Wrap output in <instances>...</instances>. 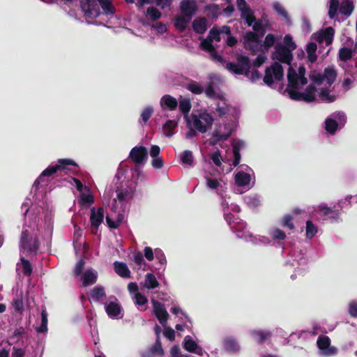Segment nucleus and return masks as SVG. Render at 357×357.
Instances as JSON below:
<instances>
[{
	"label": "nucleus",
	"instance_id": "1",
	"mask_svg": "<svg viewBox=\"0 0 357 357\" xmlns=\"http://www.w3.org/2000/svg\"><path fill=\"white\" fill-rule=\"evenodd\" d=\"M79 1L81 9L86 18L98 17L100 14L99 5L103 13L107 16L113 15L116 12L112 0H79Z\"/></svg>",
	"mask_w": 357,
	"mask_h": 357
},
{
	"label": "nucleus",
	"instance_id": "2",
	"mask_svg": "<svg viewBox=\"0 0 357 357\" xmlns=\"http://www.w3.org/2000/svg\"><path fill=\"white\" fill-rule=\"evenodd\" d=\"M236 63L227 62L226 68L233 74L238 75H244L248 77L252 82H255L261 77L260 73L254 69L250 70L252 63L248 56L243 54H236Z\"/></svg>",
	"mask_w": 357,
	"mask_h": 357
},
{
	"label": "nucleus",
	"instance_id": "3",
	"mask_svg": "<svg viewBox=\"0 0 357 357\" xmlns=\"http://www.w3.org/2000/svg\"><path fill=\"white\" fill-rule=\"evenodd\" d=\"M78 167L77 164L73 160L68 158L59 159L57 164L54 166H50L46 168L40 174L39 177L35 181L34 185L38 186L40 181L44 176H50L56 174L58 171H70L73 173L77 172V168Z\"/></svg>",
	"mask_w": 357,
	"mask_h": 357
},
{
	"label": "nucleus",
	"instance_id": "4",
	"mask_svg": "<svg viewBox=\"0 0 357 357\" xmlns=\"http://www.w3.org/2000/svg\"><path fill=\"white\" fill-rule=\"evenodd\" d=\"M40 243L36 236H33L28 230L22 231L19 243L20 250H26L29 254L36 255L40 249Z\"/></svg>",
	"mask_w": 357,
	"mask_h": 357
},
{
	"label": "nucleus",
	"instance_id": "5",
	"mask_svg": "<svg viewBox=\"0 0 357 357\" xmlns=\"http://www.w3.org/2000/svg\"><path fill=\"white\" fill-rule=\"evenodd\" d=\"M273 77L276 81H282L284 78L283 67L278 61L273 62L271 66L265 69L264 82L268 86L273 84Z\"/></svg>",
	"mask_w": 357,
	"mask_h": 357
},
{
	"label": "nucleus",
	"instance_id": "6",
	"mask_svg": "<svg viewBox=\"0 0 357 357\" xmlns=\"http://www.w3.org/2000/svg\"><path fill=\"white\" fill-rule=\"evenodd\" d=\"M285 91L289 94V98L294 100L312 102L315 100L317 88L313 85H309L306 87L305 92H299L289 89H286Z\"/></svg>",
	"mask_w": 357,
	"mask_h": 357
},
{
	"label": "nucleus",
	"instance_id": "7",
	"mask_svg": "<svg viewBox=\"0 0 357 357\" xmlns=\"http://www.w3.org/2000/svg\"><path fill=\"white\" fill-rule=\"evenodd\" d=\"M273 59H276L281 63L291 65L293 60V54L291 50L286 46H277L275 51L273 54Z\"/></svg>",
	"mask_w": 357,
	"mask_h": 357
},
{
	"label": "nucleus",
	"instance_id": "8",
	"mask_svg": "<svg viewBox=\"0 0 357 357\" xmlns=\"http://www.w3.org/2000/svg\"><path fill=\"white\" fill-rule=\"evenodd\" d=\"M179 7L181 14L191 20L198 10L196 0H182Z\"/></svg>",
	"mask_w": 357,
	"mask_h": 357
},
{
	"label": "nucleus",
	"instance_id": "9",
	"mask_svg": "<svg viewBox=\"0 0 357 357\" xmlns=\"http://www.w3.org/2000/svg\"><path fill=\"white\" fill-rule=\"evenodd\" d=\"M259 35L253 31H248L244 36V47L246 50L252 52V54H255L258 50L259 44Z\"/></svg>",
	"mask_w": 357,
	"mask_h": 357
},
{
	"label": "nucleus",
	"instance_id": "10",
	"mask_svg": "<svg viewBox=\"0 0 357 357\" xmlns=\"http://www.w3.org/2000/svg\"><path fill=\"white\" fill-rule=\"evenodd\" d=\"M104 219V208L99 207L97 210L95 207L91 209L90 222L92 227V233L96 234L98 227Z\"/></svg>",
	"mask_w": 357,
	"mask_h": 357
},
{
	"label": "nucleus",
	"instance_id": "11",
	"mask_svg": "<svg viewBox=\"0 0 357 357\" xmlns=\"http://www.w3.org/2000/svg\"><path fill=\"white\" fill-rule=\"evenodd\" d=\"M149 159L148 151L143 146H135V174L139 177V167L144 165Z\"/></svg>",
	"mask_w": 357,
	"mask_h": 357
},
{
	"label": "nucleus",
	"instance_id": "12",
	"mask_svg": "<svg viewBox=\"0 0 357 357\" xmlns=\"http://www.w3.org/2000/svg\"><path fill=\"white\" fill-rule=\"evenodd\" d=\"M152 303L156 318L158 319L159 322L165 326V324H166L169 319V314L165 307V305L155 300H153Z\"/></svg>",
	"mask_w": 357,
	"mask_h": 357
},
{
	"label": "nucleus",
	"instance_id": "13",
	"mask_svg": "<svg viewBox=\"0 0 357 357\" xmlns=\"http://www.w3.org/2000/svg\"><path fill=\"white\" fill-rule=\"evenodd\" d=\"M317 347L320 350L326 351L327 355H333L335 353L334 347H330L331 340L326 335H320L317 339Z\"/></svg>",
	"mask_w": 357,
	"mask_h": 357
},
{
	"label": "nucleus",
	"instance_id": "14",
	"mask_svg": "<svg viewBox=\"0 0 357 357\" xmlns=\"http://www.w3.org/2000/svg\"><path fill=\"white\" fill-rule=\"evenodd\" d=\"M298 77L297 72L292 67H289L287 71L288 86L287 89L298 91L300 89Z\"/></svg>",
	"mask_w": 357,
	"mask_h": 357
},
{
	"label": "nucleus",
	"instance_id": "15",
	"mask_svg": "<svg viewBox=\"0 0 357 357\" xmlns=\"http://www.w3.org/2000/svg\"><path fill=\"white\" fill-rule=\"evenodd\" d=\"M334 34V29L331 26L327 27L317 35L316 40L320 43L325 41L326 45H329L333 40Z\"/></svg>",
	"mask_w": 357,
	"mask_h": 357
},
{
	"label": "nucleus",
	"instance_id": "16",
	"mask_svg": "<svg viewBox=\"0 0 357 357\" xmlns=\"http://www.w3.org/2000/svg\"><path fill=\"white\" fill-rule=\"evenodd\" d=\"M160 105L162 109H168L170 111L175 110L178 107V102L173 96L166 94L160 99Z\"/></svg>",
	"mask_w": 357,
	"mask_h": 357
},
{
	"label": "nucleus",
	"instance_id": "17",
	"mask_svg": "<svg viewBox=\"0 0 357 357\" xmlns=\"http://www.w3.org/2000/svg\"><path fill=\"white\" fill-rule=\"evenodd\" d=\"M192 30L198 34H203L207 30V20L204 17L195 19L192 24Z\"/></svg>",
	"mask_w": 357,
	"mask_h": 357
},
{
	"label": "nucleus",
	"instance_id": "18",
	"mask_svg": "<svg viewBox=\"0 0 357 357\" xmlns=\"http://www.w3.org/2000/svg\"><path fill=\"white\" fill-rule=\"evenodd\" d=\"M223 347L228 352H236L240 349V346L236 340L233 337H227L224 339Z\"/></svg>",
	"mask_w": 357,
	"mask_h": 357
},
{
	"label": "nucleus",
	"instance_id": "19",
	"mask_svg": "<svg viewBox=\"0 0 357 357\" xmlns=\"http://www.w3.org/2000/svg\"><path fill=\"white\" fill-rule=\"evenodd\" d=\"M116 192L117 199L121 204L126 203L132 198V191L127 188H118Z\"/></svg>",
	"mask_w": 357,
	"mask_h": 357
},
{
	"label": "nucleus",
	"instance_id": "20",
	"mask_svg": "<svg viewBox=\"0 0 357 357\" xmlns=\"http://www.w3.org/2000/svg\"><path fill=\"white\" fill-rule=\"evenodd\" d=\"M190 20L191 19L185 16L178 15L174 18V25L180 33H182L186 29Z\"/></svg>",
	"mask_w": 357,
	"mask_h": 357
},
{
	"label": "nucleus",
	"instance_id": "21",
	"mask_svg": "<svg viewBox=\"0 0 357 357\" xmlns=\"http://www.w3.org/2000/svg\"><path fill=\"white\" fill-rule=\"evenodd\" d=\"M114 268L115 272L121 278H129L130 271L126 264L120 261L114 263Z\"/></svg>",
	"mask_w": 357,
	"mask_h": 357
},
{
	"label": "nucleus",
	"instance_id": "22",
	"mask_svg": "<svg viewBox=\"0 0 357 357\" xmlns=\"http://www.w3.org/2000/svg\"><path fill=\"white\" fill-rule=\"evenodd\" d=\"M105 311L109 317H116L121 312V307L118 303L110 301L106 305Z\"/></svg>",
	"mask_w": 357,
	"mask_h": 357
},
{
	"label": "nucleus",
	"instance_id": "23",
	"mask_svg": "<svg viewBox=\"0 0 357 357\" xmlns=\"http://www.w3.org/2000/svg\"><path fill=\"white\" fill-rule=\"evenodd\" d=\"M12 306L16 313L22 314L24 311L23 293H17L12 301Z\"/></svg>",
	"mask_w": 357,
	"mask_h": 357
},
{
	"label": "nucleus",
	"instance_id": "24",
	"mask_svg": "<svg viewBox=\"0 0 357 357\" xmlns=\"http://www.w3.org/2000/svg\"><path fill=\"white\" fill-rule=\"evenodd\" d=\"M354 8V6L351 0H342L340 3V13L345 16H349Z\"/></svg>",
	"mask_w": 357,
	"mask_h": 357
},
{
	"label": "nucleus",
	"instance_id": "25",
	"mask_svg": "<svg viewBox=\"0 0 357 357\" xmlns=\"http://www.w3.org/2000/svg\"><path fill=\"white\" fill-rule=\"evenodd\" d=\"M250 182V175L244 172H238L235 175V183L238 186H245Z\"/></svg>",
	"mask_w": 357,
	"mask_h": 357
},
{
	"label": "nucleus",
	"instance_id": "26",
	"mask_svg": "<svg viewBox=\"0 0 357 357\" xmlns=\"http://www.w3.org/2000/svg\"><path fill=\"white\" fill-rule=\"evenodd\" d=\"M91 296L93 301L99 302L106 296L105 288L102 286H96L91 291Z\"/></svg>",
	"mask_w": 357,
	"mask_h": 357
},
{
	"label": "nucleus",
	"instance_id": "27",
	"mask_svg": "<svg viewBox=\"0 0 357 357\" xmlns=\"http://www.w3.org/2000/svg\"><path fill=\"white\" fill-rule=\"evenodd\" d=\"M317 50V45L314 42H310L307 44L306 47V52L307 54V60L311 63H314L317 61V56L316 52Z\"/></svg>",
	"mask_w": 357,
	"mask_h": 357
},
{
	"label": "nucleus",
	"instance_id": "28",
	"mask_svg": "<svg viewBox=\"0 0 357 357\" xmlns=\"http://www.w3.org/2000/svg\"><path fill=\"white\" fill-rule=\"evenodd\" d=\"M97 275L93 273L90 270H87L84 272L82 278V285L87 287L89 285L93 284L96 282Z\"/></svg>",
	"mask_w": 357,
	"mask_h": 357
},
{
	"label": "nucleus",
	"instance_id": "29",
	"mask_svg": "<svg viewBox=\"0 0 357 357\" xmlns=\"http://www.w3.org/2000/svg\"><path fill=\"white\" fill-rule=\"evenodd\" d=\"M324 79L326 80L329 85L333 84L337 77V73L333 67L328 66L324 69Z\"/></svg>",
	"mask_w": 357,
	"mask_h": 357
},
{
	"label": "nucleus",
	"instance_id": "30",
	"mask_svg": "<svg viewBox=\"0 0 357 357\" xmlns=\"http://www.w3.org/2000/svg\"><path fill=\"white\" fill-rule=\"evenodd\" d=\"M220 11V8L217 4H208L204 7V13L211 19L217 18Z\"/></svg>",
	"mask_w": 357,
	"mask_h": 357
},
{
	"label": "nucleus",
	"instance_id": "31",
	"mask_svg": "<svg viewBox=\"0 0 357 357\" xmlns=\"http://www.w3.org/2000/svg\"><path fill=\"white\" fill-rule=\"evenodd\" d=\"M243 146V142H238L233 146V154H234V161H233V165L234 167H236L238 165L241 161V153L240 151L241 147Z\"/></svg>",
	"mask_w": 357,
	"mask_h": 357
},
{
	"label": "nucleus",
	"instance_id": "32",
	"mask_svg": "<svg viewBox=\"0 0 357 357\" xmlns=\"http://www.w3.org/2000/svg\"><path fill=\"white\" fill-rule=\"evenodd\" d=\"M144 285L148 289H153L159 286V282L153 273H148L145 276Z\"/></svg>",
	"mask_w": 357,
	"mask_h": 357
},
{
	"label": "nucleus",
	"instance_id": "33",
	"mask_svg": "<svg viewBox=\"0 0 357 357\" xmlns=\"http://www.w3.org/2000/svg\"><path fill=\"white\" fill-rule=\"evenodd\" d=\"M253 337L256 340V341L262 344L265 342V340L271 336V333L266 331H254L252 333Z\"/></svg>",
	"mask_w": 357,
	"mask_h": 357
},
{
	"label": "nucleus",
	"instance_id": "34",
	"mask_svg": "<svg viewBox=\"0 0 357 357\" xmlns=\"http://www.w3.org/2000/svg\"><path fill=\"white\" fill-rule=\"evenodd\" d=\"M273 9L284 20H285L287 23L290 22V18L289 17L288 12L285 10V8L281 5L279 2H275L273 3Z\"/></svg>",
	"mask_w": 357,
	"mask_h": 357
},
{
	"label": "nucleus",
	"instance_id": "35",
	"mask_svg": "<svg viewBox=\"0 0 357 357\" xmlns=\"http://www.w3.org/2000/svg\"><path fill=\"white\" fill-rule=\"evenodd\" d=\"M235 227L232 229L236 232L237 237L243 238L245 236L244 230L246 229V223L242 222L240 219L238 221H233Z\"/></svg>",
	"mask_w": 357,
	"mask_h": 357
},
{
	"label": "nucleus",
	"instance_id": "36",
	"mask_svg": "<svg viewBox=\"0 0 357 357\" xmlns=\"http://www.w3.org/2000/svg\"><path fill=\"white\" fill-rule=\"evenodd\" d=\"M47 312L45 309L41 312V324L40 326L36 328V331L38 333H44L47 331Z\"/></svg>",
	"mask_w": 357,
	"mask_h": 357
},
{
	"label": "nucleus",
	"instance_id": "37",
	"mask_svg": "<svg viewBox=\"0 0 357 357\" xmlns=\"http://www.w3.org/2000/svg\"><path fill=\"white\" fill-rule=\"evenodd\" d=\"M197 347V344L192 339V337L190 335H187L184 337V349L189 352H195Z\"/></svg>",
	"mask_w": 357,
	"mask_h": 357
},
{
	"label": "nucleus",
	"instance_id": "38",
	"mask_svg": "<svg viewBox=\"0 0 357 357\" xmlns=\"http://www.w3.org/2000/svg\"><path fill=\"white\" fill-rule=\"evenodd\" d=\"M337 128L338 124L335 120L331 118L326 119L325 129L328 133L333 135L337 131Z\"/></svg>",
	"mask_w": 357,
	"mask_h": 357
},
{
	"label": "nucleus",
	"instance_id": "39",
	"mask_svg": "<svg viewBox=\"0 0 357 357\" xmlns=\"http://www.w3.org/2000/svg\"><path fill=\"white\" fill-rule=\"evenodd\" d=\"M338 9L340 10V2L338 0H330V5L328 9V17L330 19H334L337 13Z\"/></svg>",
	"mask_w": 357,
	"mask_h": 357
},
{
	"label": "nucleus",
	"instance_id": "40",
	"mask_svg": "<svg viewBox=\"0 0 357 357\" xmlns=\"http://www.w3.org/2000/svg\"><path fill=\"white\" fill-rule=\"evenodd\" d=\"M22 273L26 276H30L33 272V267L30 261L24 257H20Z\"/></svg>",
	"mask_w": 357,
	"mask_h": 357
},
{
	"label": "nucleus",
	"instance_id": "41",
	"mask_svg": "<svg viewBox=\"0 0 357 357\" xmlns=\"http://www.w3.org/2000/svg\"><path fill=\"white\" fill-rule=\"evenodd\" d=\"M176 126V121L173 120H168L163 125V130L165 132V136L170 137L173 135V130Z\"/></svg>",
	"mask_w": 357,
	"mask_h": 357
},
{
	"label": "nucleus",
	"instance_id": "42",
	"mask_svg": "<svg viewBox=\"0 0 357 357\" xmlns=\"http://www.w3.org/2000/svg\"><path fill=\"white\" fill-rule=\"evenodd\" d=\"M186 89L194 94H201L203 93L204 89L197 82L191 81L186 86Z\"/></svg>",
	"mask_w": 357,
	"mask_h": 357
},
{
	"label": "nucleus",
	"instance_id": "43",
	"mask_svg": "<svg viewBox=\"0 0 357 357\" xmlns=\"http://www.w3.org/2000/svg\"><path fill=\"white\" fill-rule=\"evenodd\" d=\"M193 126L201 133H205L207 130L206 126L204 124L199 117L192 115Z\"/></svg>",
	"mask_w": 357,
	"mask_h": 357
},
{
	"label": "nucleus",
	"instance_id": "44",
	"mask_svg": "<svg viewBox=\"0 0 357 357\" xmlns=\"http://www.w3.org/2000/svg\"><path fill=\"white\" fill-rule=\"evenodd\" d=\"M146 15L150 17L152 21H156L161 18L162 13L158 9L153 6L149 7L146 9Z\"/></svg>",
	"mask_w": 357,
	"mask_h": 357
},
{
	"label": "nucleus",
	"instance_id": "45",
	"mask_svg": "<svg viewBox=\"0 0 357 357\" xmlns=\"http://www.w3.org/2000/svg\"><path fill=\"white\" fill-rule=\"evenodd\" d=\"M317 233V227L313 224L311 220L306 222V237L312 238Z\"/></svg>",
	"mask_w": 357,
	"mask_h": 357
},
{
	"label": "nucleus",
	"instance_id": "46",
	"mask_svg": "<svg viewBox=\"0 0 357 357\" xmlns=\"http://www.w3.org/2000/svg\"><path fill=\"white\" fill-rule=\"evenodd\" d=\"M181 160L183 164L192 165L193 163L192 152L189 150H185L181 154Z\"/></svg>",
	"mask_w": 357,
	"mask_h": 357
},
{
	"label": "nucleus",
	"instance_id": "47",
	"mask_svg": "<svg viewBox=\"0 0 357 357\" xmlns=\"http://www.w3.org/2000/svg\"><path fill=\"white\" fill-rule=\"evenodd\" d=\"M352 57V51L348 47H342L339 50V58L341 61H347Z\"/></svg>",
	"mask_w": 357,
	"mask_h": 357
},
{
	"label": "nucleus",
	"instance_id": "48",
	"mask_svg": "<svg viewBox=\"0 0 357 357\" xmlns=\"http://www.w3.org/2000/svg\"><path fill=\"white\" fill-rule=\"evenodd\" d=\"M191 103L188 99H183L179 102V109L184 115L189 113L191 109Z\"/></svg>",
	"mask_w": 357,
	"mask_h": 357
},
{
	"label": "nucleus",
	"instance_id": "49",
	"mask_svg": "<svg viewBox=\"0 0 357 357\" xmlns=\"http://www.w3.org/2000/svg\"><path fill=\"white\" fill-rule=\"evenodd\" d=\"M200 46L202 50L208 52V53H211L215 50L211 39L208 37L201 41Z\"/></svg>",
	"mask_w": 357,
	"mask_h": 357
},
{
	"label": "nucleus",
	"instance_id": "50",
	"mask_svg": "<svg viewBox=\"0 0 357 357\" xmlns=\"http://www.w3.org/2000/svg\"><path fill=\"white\" fill-rule=\"evenodd\" d=\"M241 17L245 20V23L248 26H251L254 24L256 21V17L254 15V12L251 10L248 13H245L241 15Z\"/></svg>",
	"mask_w": 357,
	"mask_h": 357
},
{
	"label": "nucleus",
	"instance_id": "51",
	"mask_svg": "<svg viewBox=\"0 0 357 357\" xmlns=\"http://www.w3.org/2000/svg\"><path fill=\"white\" fill-rule=\"evenodd\" d=\"M153 113V108L151 106L145 107L141 113V119L146 123Z\"/></svg>",
	"mask_w": 357,
	"mask_h": 357
},
{
	"label": "nucleus",
	"instance_id": "52",
	"mask_svg": "<svg viewBox=\"0 0 357 357\" xmlns=\"http://www.w3.org/2000/svg\"><path fill=\"white\" fill-rule=\"evenodd\" d=\"M138 290L137 284L135 283V303L142 306L148 303V299L145 296L138 292Z\"/></svg>",
	"mask_w": 357,
	"mask_h": 357
},
{
	"label": "nucleus",
	"instance_id": "53",
	"mask_svg": "<svg viewBox=\"0 0 357 357\" xmlns=\"http://www.w3.org/2000/svg\"><path fill=\"white\" fill-rule=\"evenodd\" d=\"M199 117L202 121V122L205 123V125L206 126V127L212 126L214 119L211 114L205 112L199 114Z\"/></svg>",
	"mask_w": 357,
	"mask_h": 357
},
{
	"label": "nucleus",
	"instance_id": "54",
	"mask_svg": "<svg viewBox=\"0 0 357 357\" xmlns=\"http://www.w3.org/2000/svg\"><path fill=\"white\" fill-rule=\"evenodd\" d=\"M236 5L241 15L252 10L245 0H236Z\"/></svg>",
	"mask_w": 357,
	"mask_h": 357
},
{
	"label": "nucleus",
	"instance_id": "55",
	"mask_svg": "<svg viewBox=\"0 0 357 357\" xmlns=\"http://www.w3.org/2000/svg\"><path fill=\"white\" fill-rule=\"evenodd\" d=\"M293 216L291 215L287 214L283 217V220L282 225L284 227H288L289 229L293 230L294 229V225L292 222Z\"/></svg>",
	"mask_w": 357,
	"mask_h": 357
},
{
	"label": "nucleus",
	"instance_id": "56",
	"mask_svg": "<svg viewBox=\"0 0 357 357\" xmlns=\"http://www.w3.org/2000/svg\"><path fill=\"white\" fill-rule=\"evenodd\" d=\"M79 202L82 204H91L94 202V198L91 194H82Z\"/></svg>",
	"mask_w": 357,
	"mask_h": 357
},
{
	"label": "nucleus",
	"instance_id": "57",
	"mask_svg": "<svg viewBox=\"0 0 357 357\" xmlns=\"http://www.w3.org/2000/svg\"><path fill=\"white\" fill-rule=\"evenodd\" d=\"M220 33V31L218 30L216 28L213 27L210 30L208 36L207 37L208 38H211L212 42L213 40L217 42H220L221 40Z\"/></svg>",
	"mask_w": 357,
	"mask_h": 357
},
{
	"label": "nucleus",
	"instance_id": "58",
	"mask_svg": "<svg viewBox=\"0 0 357 357\" xmlns=\"http://www.w3.org/2000/svg\"><path fill=\"white\" fill-rule=\"evenodd\" d=\"M85 261L83 259H79L75 264L74 268V273L75 276L79 275L84 271Z\"/></svg>",
	"mask_w": 357,
	"mask_h": 357
},
{
	"label": "nucleus",
	"instance_id": "59",
	"mask_svg": "<svg viewBox=\"0 0 357 357\" xmlns=\"http://www.w3.org/2000/svg\"><path fill=\"white\" fill-rule=\"evenodd\" d=\"M221 153L219 149H218L216 151H215L211 155V159L217 167L221 166Z\"/></svg>",
	"mask_w": 357,
	"mask_h": 357
},
{
	"label": "nucleus",
	"instance_id": "60",
	"mask_svg": "<svg viewBox=\"0 0 357 357\" xmlns=\"http://www.w3.org/2000/svg\"><path fill=\"white\" fill-rule=\"evenodd\" d=\"M252 29L255 33L260 31H264V16H262L260 19H256V21H255V23L252 25Z\"/></svg>",
	"mask_w": 357,
	"mask_h": 357
},
{
	"label": "nucleus",
	"instance_id": "61",
	"mask_svg": "<svg viewBox=\"0 0 357 357\" xmlns=\"http://www.w3.org/2000/svg\"><path fill=\"white\" fill-rule=\"evenodd\" d=\"M319 96L324 100H327L328 102H333L335 100V96H331L329 94V91L326 89H322L319 93Z\"/></svg>",
	"mask_w": 357,
	"mask_h": 357
},
{
	"label": "nucleus",
	"instance_id": "62",
	"mask_svg": "<svg viewBox=\"0 0 357 357\" xmlns=\"http://www.w3.org/2000/svg\"><path fill=\"white\" fill-rule=\"evenodd\" d=\"M272 237L275 240H284L286 238V234L282 230L276 228L272 231Z\"/></svg>",
	"mask_w": 357,
	"mask_h": 357
},
{
	"label": "nucleus",
	"instance_id": "63",
	"mask_svg": "<svg viewBox=\"0 0 357 357\" xmlns=\"http://www.w3.org/2000/svg\"><path fill=\"white\" fill-rule=\"evenodd\" d=\"M284 42L286 47L289 49L294 50L296 48V43L293 41L292 37L290 35H286L284 38Z\"/></svg>",
	"mask_w": 357,
	"mask_h": 357
},
{
	"label": "nucleus",
	"instance_id": "64",
	"mask_svg": "<svg viewBox=\"0 0 357 357\" xmlns=\"http://www.w3.org/2000/svg\"><path fill=\"white\" fill-rule=\"evenodd\" d=\"M152 167L155 169H160L164 166V161L161 157L153 158L151 161Z\"/></svg>",
	"mask_w": 357,
	"mask_h": 357
}]
</instances>
